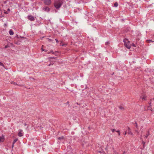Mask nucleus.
Segmentation results:
<instances>
[{
	"instance_id": "obj_17",
	"label": "nucleus",
	"mask_w": 154,
	"mask_h": 154,
	"mask_svg": "<svg viewBox=\"0 0 154 154\" xmlns=\"http://www.w3.org/2000/svg\"><path fill=\"white\" fill-rule=\"evenodd\" d=\"M0 65L3 66H4L3 64L1 62H0Z\"/></svg>"
},
{
	"instance_id": "obj_39",
	"label": "nucleus",
	"mask_w": 154,
	"mask_h": 154,
	"mask_svg": "<svg viewBox=\"0 0 154 154\" xmlns=\"http://www.w3.org/2000/svg\"><path fill=\"white\" fill-rule=\"evenodd\" d=\"M149 104H151V102H150V103H149Z\"/></svg>"
},
{
	"instance_id": "obj_12",
	"label": "nucleus",
	"mask_w": 154,
	"mask_h": 154,
	"mask_svg": "<svg viewBox=\"0 0 154 154\" xmlns=\"http://www.w3.org/2000/svg\"><path fill=\"white\" fill-rule=\"evenodd\" d=\"M119 108L120 109H121L122 110L124 109V107L123 106H120L119 107Z\"/></svg>"
},
{
	"instance_id": "obj_10",
	"label": "nucleus",
	"mask_w": 154,
	"mask_h": 154,
	"mask_svg": "<svg viewBox=\"0 0 154 154\" xmlns=\"http://www.w3.org/2000/svg\"><path fill=\"white\" fill-rule=\"evenodd\" d=\"M9 34L11 35H13L14 34V33L13 32V31L11 29L9 30Z\"/></svg>"
},
{
	"instance_id": "obj_35",
	"label": "nucleus",
	"mask_w": 154,
	"mask_h": 154,
	"mask_svg": "<svg viewBox=\"0 0 154 154\" xmlns=\"http://www.w3.org/2000/svg\"><path fill=\"white\" fill-rule=\"evenodd\" d=\"M62 45V46H64V44H63V45Z\"/></svg>"
},
{
	"instance_id": "obj_9",
	"label": "nucleus",
	"mask_w": 154,
	"mask_h": 154,
	"mask_svg": "<svg viewBox=\"0 0 154 154\" xmlns=\"http://www.w3.org/2000/svg\"><path fill=\"white\" fill-rule=\"evenodd\" d=\"M43 10H44L45 11H49V8L48 7H46L44 8H43Z\"/></svg>"
},
{
	"instance_id": "obj_31",
	"label": "nucleus",
	"mask_w": 154,
	"mask_h": 154,
	"mask_svg": "<svg viewBox=\"0 0 154 154\" xmlns=\"http://www.w3.org/2000/svg\"><path fill=\"white\" fill-rule=\"evenodd\" d=\"M116 132H118V133H119V132H120L119 131H116Z\"/></svg>"
},
{
	"instance_id": "obj_32",
	"label": "nucleus",
	"mask_w": 154,
	"mask_h": 154,
	"mask_svg": "<svg viewBox=\"0 0 154 154\" xmlns=\"http://www.w3.org/2000/svg\"><path fill=\"white\" fill-rule=\"evenodd\" d=\"M50 53H53V51H51Z\"/></svg>"
},
{
	"instance_id": "obj_15",
	"label": "nucleus",
	"mask_w": 154,
	"mask_h": 154,
	"mask_svg": "<svg viewBox=\"0 0 154 154\" xmlns=\"http://www.w3.org/2000/svg\"><path fill=\"white\" fill-rule=\"evenodd\" d=\"M128 134H131V135H132L133 134L132 133L131 131H128Z\"/></svg>"
},
{
	"instance_id": "obj_19",
	"label": "nucleus",
	"mask_w": 154,
	"mask_h": 154,
	"mask_svg": "<svg viewBox=\"0 0 154 154\" xmlns=\"http://www.w3.org/2000/svg\"><path fill=\"white\" fill-rule=\"evenodd\" d=\"M11 83L14 84H16L14 82H11Z\"/></svg>"
},
{
	"instance_id": "obj_11",
	"label": "nucleus",
	"mask_w": 154,
	"mask_h": 154,
	"mask_svg": "<svg viewBox=\"0 0 154 154\" xmlns=\"http://www.w3.org/2000/svg\"><path fill=\"white\" fill-rule=\"evenodd\" d=\"M149 131H148L145 136L146 138H147L148 137L149 135Z\"/></svg>"
},
{
	"instance_id": "obj_1",
	"label": "nucleus",
	"mask_w": 154,
	"mask_h": 154,
	"mask_svg": "<svg viewBox=\"0 0 154 154\" xmlns=\"http://www.w3.org/2000/svg\"><path fill=\"white\" fill-rule=\"evenodd\" d=\"M124 42L125 43V45L128 49H130L131 46V45L130 43V42L127 39H125L124 40Z\"/></svg>"
},
{
	"instance_id": "obj_37",
	"label": "nucleus",
	"mask_w": 154,
	"mask_h": 154,
	"mask_svg": "<svg viewBox=\"0 0 154 154\" xmlns=\"http://www.w3.org/2000/svg\"><path fill=\"white\" fill-rule=\"evenodd\" d=\"M116 154H118V153H116Z\"/></svg>"
},
{
	"instance_id": "obj_16",
	"label": "nucleus",
	"mask_w": 154,
	"mask_h": 154,
	"mask_svg": "<svg viewBox=\"0 0 154 154\" xmlns=\"http://www.w3.org/2000/svg\"><path fill=\"white\" fill-rule=\"evenodd\" d=\"M135 131L137 133V134H139V132L138 130H136Z\"/></svg>"
},
{
	"instance_id": "obj_6",
	"label": "nucleus",
	"mask_w": 154,
	"mask_h": 154,
	"mask_svg": "<svg viewBox=\"0 0 154 154\" xmlns=\"http://www.w3.org/2000/svg\"><path fill=\"white\" fill-rule=\"evenodd\" d=\"M28 18L29 20H34V18L32 16H28Z\"/></svg>"
},
{
	"instance_id": "obj_34",
	"label": "nucleus",
	"mask_w": 154,
	"mask_h": 154,
	"mask_svg": "<svg viewBox=\"0 0 154 154\" xmlns=\"http://www.w3.org/2000/svg\"><path fill=\"white\" fill-rule=\"evenodd\" d=\"M8 10L9 11H10V10L9 9H8Z\"/></svg>"
},
{
	"instance_id": "obj_5",
	"label": "nucleus",
	"mask_w": 154,
	"mask_h": 154,
	"mask_svg": "<svg viewBox=\"0 0 154 154\" xmlns=\"http://www.w3.org/2000/svg\"><path fill=\"white\" fill-rule=\"evenodd\" d=\"M19 132L18 133V135L19 137H21L23 135V131L22 130H19Z\"/></svg>"
},
{
	"instance_id": "obj_30",
	"label": "nucleus",
	"mask_w": 154,
	"mask_h": 154,
	"mask_svg": "<svg viewBox=\"0 0 154 154\" xmlns=\"http://www.w3.org/2000/svg\"><path fill=\"white\" fill-rule=\"evenodd\" d=\"M55 40L56 41V42H58V41L57 39H55Z\"/></svg>"
},
{
	"instance_id": "obj_25",
	"label": "nucleus",
	"mask_w": 154,
	"mask_h": 154,
	"mask_svg": "<svg viewBox=\"0 0 154 154\" xmlns=\"http://www.w3.org/2000/svg\"><path fill=\"white\" fill-rule=\"evenodd\" d=\"M8 47V45H6L5 46V48H7Z\"/></svg>"
},
{
	"instance_id": "obj_23",
	"label": "nucleus",
	"mask_w": 154,
	"mask_h": 154,
	"mask_svg": "<svg viewBox=\"0 0 154 154\" xmlns=\"http://www.w3.org/2000/svg\"><path fill=\"white\" fill-rule=\"evenodd\" d=\"M147 41H148V42H152L151 40H147Z\"/></svg>"
},
{
	"instance_id": "obj_22",
	"label": "nucleus",
	"mask_w": 154,
	"mask_h": 154,
	"mask_svg": "<svg viewBox=\"0 0 154 154\" xmlns=\"http://www.w3.org/2000/svg\"><path fill=\"white\" fill-rule=\"evenodd\" d=\"M115 129H112V131L113 132H114L115 131Z\"/></svg>"
},
{
	"instance_id": "obj_29",
	"label": "nucleus",
	"mask_w": 154,
	"mask_h": 154,
	"mask_svg": "<svg viewBox=\"0 0 154 154\" xmlns=\"http://www.w3.org/2000/svg\"><path fill=\"white\" fill-rule=\"evenodd\" d=\"M119 135H120V132H119V133H118Z\"/></svg>"
},
{
	"instance_id": "obj_2",
	"label": "nucleus",
	"mask_w": 154,
	"mask_h": 154,
	"mask_svg": "<svg viewBox=\"0 0 154 154\" xmlns=\"http://www.w3.org/2000/svg\"><path fill=\"white\" fill-rule=\"evenodd\" d=\"M62 3V1H57L55 2L54 6L56 8H59L60 7Z\"/></svg>"
},
{
	"instance_id": "obj_21",
	"label": "nucleus",
	"mask_w": 154,
	"mask_h": 154,
	"mask_svg": "<svg viewBox=\"0 0 154 154\" xmlns=\"http://www.w3.org/2000/svg\"><path fill=\"white\" fill-rule=\"evenodd\" d=\"M128 130L129 131H130V128L129 127L128 128Z\"/></svg>"
},
{
	"instance_id": "obj_13",
	"label": "nucleus",
	"mask_w": 154,
	"mask_h": 154,
	"mask_svg": "<svg viewBox=\"0 0 154 154\" xmlns=\"http://www.w3.org/2000/svg\"><path fill=\"white\" fill-rule=\"evenodd\" d=\"M63 139V137H60L58 138V140H61V139Z\"/></svg>"
},
{
	"instance_id": "obj_3",
	"label": "nucleus",
	"mask_w": 154,
	"mask_h": 154,
	"mask_svg": "<svg viewBox=\"0 0 154 154\" xmlns=\"http://www.w3.org/2000/svg\"><path fill=\"white\" fill-rule=\"evenodd\" d=\"M44 4L46 5H49L51 3V0H44Z\"/></svg>"
},
{
	"instance_id": "obj_26",
	"label": "nucleus",
	"mask_w": 154,
	"mask_h": 154,
	"mask_svg": "<svg viewBox=\"0 0 154 154\" xmlns=\"http://www.w3.org/2000/svg\"><path fill=\"white\" fill-rule=\"evenodd\" d=\"M136 127H137V123H136Z\"/></svg>"
},
{
	"instance_id": "obj_33",
	"label": "nucleus",
	"mask_w": 154,
	"mask_h": 154,
	"mask_svg": "<svg viewBox=\"0 0 154 154\" xmlns=\"http://www.w3.org/2000/svg\"><path fill=\"white\" fill-rule=\"evenodd\" d=\"M8 72H5V74H8Z\"/></svg>"
},
{
	"instance_id": "obj_24",
	"label": "nucleus",
	"mask_w": 154,
	"mask_h": 154,
	"mask_svg": "<svg viewBox=\"0 0 154 154\" xmlns=\"http://www.w3.org/2000/svg\"><path fill=\"white\" fill-rule=\"evenodd\" d=\"M4 13H5V14H8V13L6 11H4Z\"/></svg>"
},
{
	"instance_id": "obj_20",
	"label": "nucleus",
	"mask_w": 154,
	"mask_h": 154,
	"mask_svg": "<svg viewBox=\"0 0 154 154\" xmlns=\"http://www.w3.org/2000/svg\"><path fill=\"white\" fill-rule=\"evenodd\" d=\"M132 46H133V47H135L136 46H135V45L134 44V43H133L132 45Z\"/></svg>"
},
{
	"instance_id": "obj_4",
	"label": "nucleus",
	"mask_w": 154,
	"mask_h": 154,
	"mask_svg": "<svg viewBox=\"0 0 154 154\" xmlns=\"http://www.w3.org/2000/svg\"><path fill=\"white\" fill-rule=\"evenodd\" d=\"M5 136L4 135H2L0 137V143L3 142L5 140Z\"/></svg>"
},
{
	"instance_id": "obj_7",
	"label": "nucleus",
	"mask_w": 154,
	"mask_h": 154,
	"mask_svg": "<svg viewBox=\"0 0 154 154\" xmlns=\"http://www.w3.org/2000/svg\"><path fill=\"white\" fill-rule=\"evenodd\" d=\"M18 140L17 139H16L15 140H14L13 141V143H12V147H13L14 146V144L15 143H16Z\"/></svg>"
},
{
	"instance_id": "obj_18",
	"label": "nucleus",
	"mask_w": 154,
	"mask_h": 154,
	"mask_svg": "<svg viewBox=\"0 0 154 154\" xmlns=\"http://www.w3.org/2000/svg\"><path fill=\"white\" fill-rule=\"evenodd\" d=\"M43 45H42V51H45V50L43 49Z\"/></svg>"
},
{
	"instance_id": "obj_27",
	"label": "nucleus",
	"mask_w": 154,
	"mask_h": 154,
	"mask_svg": "<svg viewBox=\"0 0 154 154\" xmlns=\"http://www.w3.org/2000/svg\"><path fill=\"white\" fill-rule=\"evenodd\" d=\"M142 143L144 145L145 144V142H142Z\"/></svg>"
},
{
	"instance_id": "obj_14",
	"label": "nucleus",
	"mask_w": 154,
	"mask_h": 154,
	"mask_svg": "<svg viewBox=\"0 0 154 154\" xmlns=\"http://www.w3.org/2000/svg\"><path fill=\"white\" fill-rule=\"evenodd\" d=\"M118 6V4L117 3H115L114 4V6L115 7H117Z\"/></svg>"
},
{
	"instance_id": "obj_38",
	"label": "nucleus",
	"mask_w": 154,
	"mask_h": 154,
	"mask_svg": "<svg viewBox=\"0 0 154 154\" xmlns=\"http://www.w3.org/2000/svg\"><path fill=\"white\" fill-rule=\"evenodd\" d=\"M152 99H153V100H154V98H153Z\"/></svg>"
},
{
	"instance_id": "obj_36",
	"label": "nucleus",
	"mask_w": 154,
	"mask_h": 154,
	"mask_svg": "<svg viewBox=\"0 0 154 154\" xmlns=\"http://www.w3.org/2000/svg\"><path fill=\"white\" fill-rule=\"evenodd\" d=\"M50 65H51V64H49L48 66H50Z\"/></svg>"
},
{
	"instance_id": "obj_8",
	"label": "nucleus",
	"mask_w": 154,
	"mask_h": 154,
	"mask_svg": "<svg viewBox=\"0 0 154 154\" xmlns=\"http://www.w3.org/2000/svg\"><path fill=\"white\" fill-rule=\"evenodd\" d=\"M140 98L142 100H146V96L145 95H143Z\"/></svg>"
},
{
	"instance_id": "obj_28",
	"label": "nucleus",
	"mask_w": 154,
	"mask_h": 154,
	"mask_svg": "<svg viewBox=\"0 0 154 154\" xmlns=\"http://www.w3.org/2000/svg\"><path fill=\"white\" fill-rule=\"evenodd\" d=\"M126 134H127V132L125 131V135Z\"/></svg>"
}]
</instances>
